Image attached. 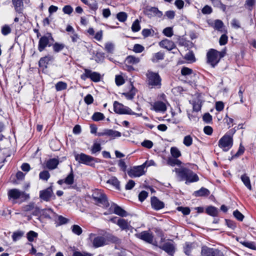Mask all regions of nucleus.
Masks as SVG:
<instances>
[{
	"label": "nucleus",
	"mask_w": 256,
	"mask_h": 256,
	"mask_svg": "<svg viewBox=\"0 0 256 256\" xmlns=\"http://www.w3.org/2000/svg\"><path fill=\"white\" fill-rule=\"evenodd\" d=\"M173 171L176 172L178 180L180 181L185 180L186 184L196 182L199 180L198 176L192 170L187 168H175Z\"/></svg>",
	"instance_id": "1"
},
{
	"label": "nucleus",
	"mask_w": 256,
	"mask_h": 256,
	"mask_svg": "<svg viewBox=\"0 0 256 256\" xmlns=\"http://www.w3.org/2000/svg\"><path fill=\"white\" fill-rule=\"evenodd\" d=\"M8 200L12 204L16 203L17 200H19L20 202H22L30 198L29 194L17 188L10 190L8 192Z\"/></svg>",
	"instance_id": "2"
},
{
	"label": "nucleus",
	"mask_w": 256,
	"mask_h": 256,
	"mask_svg": "<svg viewBox=\"0 0 256 256\" xmlns=\"http://www.w3.org/2000/svg\"><path fill=\"white\" fill-rule=\"evenodd\" d=\"M235 132L233 129L226 134L218 141V146L224 151H228L232 146V134Z\"/></svg>",
	"instance_id": "3"
},
{
	"label": "nucleus",
	"mask_w": 256,
	"mask_h": 256,
	"mask_svg": "<svg viewBox=\"0 0 256 256\" xmlns=\"http://www.w3.org/2000/svg\"><path fill=\"white\" fill-rule=\"evenodd\" d=\"M225 54V51L218 52L214 49H211L206 54L207 62L212 67H214L220 59L224 56Z\"/></svg>",
	"instance_id": "4"
},
{
	"label": "nucleus",
	"mask_w": 256,
	"mask_h": 256,
	"mask_svg": "<svg viewBox=\"0 0 256 256\" xmlns=\"http://www.w3.org/2000/svg\"><path fill=\"white\" fill-rule=\"evenodd\" d=\"M114 110L116 113L118 114L135 115L136 116H142V113L134 112H132L130 108L116 101L114 102Z\"/></svg>",
	"instance_id": "5"
},
{
	"label": "nucleus",
	"mask_w": 256,
	"mask_h": 256,
	"mask_svg": "<svg viewBox=\"0 0 256 256\" xmlns=\"http://www.w3.org/2000/svg\"><path fill=\"white\" fill-rule=\"evenodd\" d=\"M92 196L97 204L102 206H108V205L106 196L101 190H96L93 192Z\"/></svg>",
	"instance_id": "6"
},
{
	"label": "nucleus",
	"mask_w": 256,
	"mask_h": 256,
	"mask_svg": "<svg viewBox=\"0 0 256 256\" xmlns=\"http://www.w3.org/2000/svg\"><path fill=\"white\" fill-rule=\"evenodd\" d=\"M149 86L153 87H160L161 78L158 73L148 70L146 74Z\"/></svg>",
	"instance_id": "7"
},
{
	"label": "nucleus",
	"mask_w": 256,
	"mask_h": 256,
	"mask_svg": "<svg viewBox=\"0 0 256 256\" xmlns=\"http://www.w3.org/2000/svg\"><path fill=\"white\" fill-rule=\"evenodd\" d=\"M74 158L76 161L80 164H82L88 166H92L94 164V158L92 156L86 155L84 153L75 154Z\"/></svg>",
	"instance_id": "8"
},
{
	"label": "nucleus",
	"mask_w": 256,
	"mask_h": 256,
	"mask_svg": "<svg viewBox=\"0 0 256 256\" xmlns=\"http://www.w3.org/2000/svg\"><path fill=\"white\" fill-rule=\"evenodd\" d=\"M54 41L50 34L41 37L38 41V50L40 52H42L46 46H50L52 42Z\"/></svg>",
	"instance_id": "9"
},
{
	"label": "nucleus",
	"mask_w": 256,
	"mask_h": 256,
	"mask_svg": "<svg viewBox=\"0 0 256 256\" xmlns=\"http://www.w3.org/2000/svg\"><path fill=\"white\" fill-rule=\"evenodd\" d=\"M147 162H145L142 164L132 168L128 171V174L130 178L140 177L145 174L144 168Z\"/></svg>",
	"instance_id": "10"
},
{
	"label": "nucleus",
	"mask_w": 256,
	"mask_h": 256,
	"mask_svg": "<svg viewBox=\"0 0 256 256\" xmlns=\"http://www.w3.org/2000/svg\"><path fill=\"white\" fill-rule=\"evenodd\" d=\"M89 239L95 248L103 246L106 244V240L102 236H96L95 234H90L89 235Z\"/></svg>",
	"instance_id": "11"
},
{
	"label": "nucleus",
	"mask_w": 256,
	"mask_h": 256,
	"mask_svg": "<svg viewBox=\"0 0 256 256\" xmlns=\"http://www.w3.org/2000/svg\"><path fill=\"white\" fill-rule=\"evenodd\" d=\"M84 72L81 75L80 78L85 80L86 78H89L94 82H98L100 80V74L96 72H92L87 68L84 69Z\"/></svg>",
	"instance_id": "12"
},
{
	"label": "nucleus",
	"mask_w": 256,
	"mask_h": 256,
	"mask_svg": "<svg viewBox=\"0 0 256 256\" xmlns=\"http://www.w3.org/2000/svg\"><path fill=\"white\" fill-rule=\"evenodd\" d=\"M40 197L41 199L46 202L50 201L51 199H54L55 196L53 193L52 186L40 191Z\"/></svg>",
	"instance_id": "13"
},
{
	"label": "nucleus",
	"mask_w": 256,
	"mask_h": 256,
	"mask_svg": "<svg viewBox=\"0 0 256 256\" xmlns=\"http://www.w3.org/2000/svg\"><path fill=\"white\" fill-rule=\"evenodd\" d=\"M202 256H224L223 253L220 250H214L207 246L202 247Z\"/></svg>",
	"instance_id": "14"
},
{
	"label": "nucleus",
	"mask_w": 256,
	"mask_h": 256,
	"mask_svg": "<svg viewBox=\"0 0 256 256\" xmlns=\"http://www.w3.org/2000/svg\"><path fill=\"white\" fill-rule=\"evenodd\" d=\"M160 248L170 256H172L175 252V246L173 242H165L162 246H160Z\"/></svg>",
	"instance_id": "15"
},
{
	"label": "nucleus",
	"mask_w": 256,
	"mask_h": 256,
	"mask_svg": "<svg viewBox=\"0 0 256 256\" xmlns=\"http://www.w3.org/2000/svg\"><path fill=\"white\" fill-rule=\"evenodd\" d=\"M151 110L156 112H164L166 110V106L164 102L161 101H157L151 104Z\"/></svg>",
	"instance_id": "16"
},
{
	"label": "nucleus",
	"mask_w": 256,
	"mask_h": 256,
	"mask_svg": "<svg viewBox=\"0 0 256 256\" xmlns=\"http://www.w3.org/2000/svg\"><path fill=\"white\" fill-rule=\"evenodd\" d=\"M136 235L137 238L142 239L148 243L152 244L153 236L152 234L146 231H144L140 233L137 234Z\"/></svg>",
	"instance_id": "17"
},
{
	"label": "nucleus",
	"mask_w": 256,
	"mask_h": 256,
	"mask_svg": "<svg viewBox=\"0 0 256 256\" xmlns=\"http://www.w3.org/2000/svg\"><path fill=\"white\" fill-rule=\"evenodd\" d=\"M151 205L152 208L156 210L162 209L164 206V203L155 196L151 198Z\"/></svg>",
	"instance_id": "18"
},
{
	"label": "nucleus",
	"mask_w": 256,
	"mask_h": 256,
	"mask_svg": "<svg viewBox=\"0 0 256 256\" xmlns=\"http://www.w3.org/2000/svg\"><path fill=\"white\" fill-rule=\"evenodd\" d=\"M160 47L170 50L176 46L174 42L168 39H164L159 42Z\"/></svg>",
	"instance_id": "19"
},
{
	"label": "nucleus",
	"mask_w": 256,
	"mask_h": 256,
	"mask_svg": "<svg viewBox=\"0 0 256 256\" xmlns=\"http://www.w3.org/2000/svg\"><path fill=\"white\" fill-rule=\"evenodd\" d=\"M12 3L16 12L18 14H22L24 9L22 0H12Z\"/></svg>",
	"instance_id": "20"
},
{
	"label": "nucleus",
	"mask_w": 256,
	"mask_h": 256,
	"mask_svg": "<svg viewBox=\"0 0 256 256\" xmlns=\"http://www.w3.org/2000/svg\"><path fill=\"white\" fill-rule=\"evenodd\" d=\"M104 135H106L112 138L120 137L121 136V133L118 131L112 130H106L104 132L98 133V136Z\"/></svg>",
	"instance_id": "21"
},
{
	"label": "nucleus",
	"mask_w": 256,
	"mask_h": 256,
	"mask_svg": "<svg viewBox=\"0 0 256 256\" xmlns=\"http://www.w3.org/2000/svg\"><path fill=\"white\" fill-rule=\"evenodd\" d=\"M54 59V56L50 55H48L42 58L39 61V66H40L46 68L47 65L48 64L49 62L52 61Z\"/></svg>",
	"instance_id": "22"
},
{
	"label": "nucleus",
	"mask_w": 256,
	"mask_h": 256,
	"mask_svg": "<svg viewBox=\"0 0 256 256\" xmlns=\"http://www.w3.org/2000/svg\"><path fill=\"white\" fill-rule=\"evenodd\" d=\"M116 224L122 230H129L130 227V223L127 220L123 218L119 219Z\"/></svg>",
	"instance_id": "23"
},
{
	"label": "nucleus",
	"mask_w": 256,
	"mask_h": 256,
	"mask_svg": "<svg viewBox=\"0 0 256 256\" xmlns=\"http://www.w3.org/2000/svg\"><path fill=\"white\" fill-rule=\"evenodd\" d=\"M130 90L128 92L122 93V94L128 100L132 99L136 92V90L132 84H130Z\"/></svg>",
	"instance_id": "24"
},
{
	"label": "nucleus",
	"mask_w": 256,
	"mask_h": 256,
	"mask_svg": "<svg viewBox=\"0 0 256 256\" xmlns=\"http://www.w3.org/2000/svg\"><path fill=\"white\" fill-rule=\"evenodd\" d=\"M140 62L139 58L133 56H127L125 62L127 64L130 65H135L138 64Z\"/></svg>",
	"instance_id": "25"
},
{
	"label": "nucleus",
	"mask_w": 256,
	"mask_h": 256,
	"mask_svg": "<svg viewBox=\"0 0 256 256\" xmlns=\"http://www.w3.org/2000/svg\"><path fill=\"white\" fill-rule=\"evenodd\" d=\"M42 214L44 218L50 219L54 218L56 216V214L50 208L43 210Z\"/></svg>",
	"instance_id": "26"
},
{
	"label": "nucleus",
	"mask_w": 256,
	"mask_h": 256,
	"mask_svg": "<svg viewBox=\"0 0 256 256\" xmlns=\"http://www.w3.org/2000/svg\"><path fill=\"white\" fill-rule=\"evenodd\" d=\"M210 191L204 188H202L200 190L195 191L194 192V195L195 196H208L210 194Z\"/></svg>",
	"instance_id": "27"
},
{
	"label": "nucleus",
	"mask_w": 256,
	"mask_h": 256,
	"mask_svg": "<svg viewBox=\"0 0 256 256\" xmlns=\"http://www.w3.org/2000/svg\"><path fill=\"white\" fill-rule=\"evenodd\" d=\"M242 181L245 186L249 190H252V187L250 184V178L246 174L242 175L240 177Z\"/></svg>",
	"instance_id": "28"
},
{
	"label": "nucleus",
	"mask_w": 256,
	"mask_h": 256,
	"mask_svg": "<svg viewBox=\"0 0 256 256\" xmlns=\"http://www.w3.org/2000/svg\"><path fill=\"white\" fill-rule=\"evenodd\" d=\"M164 58V54L161 52L154 54L151 58L153 62H157L160 60H162Z\"/></svg>",
	"instance_id": "29"
},
{
	"label": "nucleus",
	"mask_w": 256,
	"mask_h": 256,
	"mask_svg": "<svg viewBox=\"0 0 256 256\" xmlns=\"http://www.w3.org/2000/svg\"><path fill=\"white\" fill-rule=\"evenodd\" d=\"M58 164V160L56 158H52L48 161L46 163V166L49 169L53 170L56 168Z\"/></svg>",
	"instance_id": "30"
},
{
	"label": "nucleus",
	"mask_w": 256,
	"mask_h": 256,
	"mask_svg": "<svg viewBox=\"0 0 256 256\" xmlns=\"http://www.w3.org/2000/svg\"><path fill=\"white\" fill-rule=\"evenodd\" d=\"M72 232L76 235L80 236L82 233V229L78 224H73L70 228Z\"/></svg>",
	"instance_id": "31"
},
{
	"label": "nucleus",
	"mask_w": 256,
	"mask_h": 256,
	"mask_svg": "<svg viewBox=\"0 0 256 256\" xmlns=\"http://www.w3.org/2000/svg\"><path fill=\"white\" fill-rule=\"evenodd\" d=\"M106 183L113 186L116 189H120V182L114 176L112 177L106 181Z\"/></svg>",
	"instance_id": "32"
},
{
	"label": "nucleus",
	"mask_w": 256,
	"mask_h": 256,
	"mask_svg": "<svg viewBox=\"0 0 256 256\" xmlns=\"http://www.w3.org/2000/svg\"><path fill=\"white\" fill-rule=\"evenodd\" d=\"M92 118L93 120L98 122L104 120L105 116L103 114L100 112H96L93 114Z\"/></svg>",
	"instance_id": "33"
},
{
	"label": "nucleus",
	"mask_w": 256,
	"mask_h": 256,
	"mask_svg": "<svg viewBox=\"0 0 256 256\" xmlns=\"http://www.w3.org/2000/svg\"><path fill=\"white\" fill-rule=\"evenodd\" d=\"M206 212L208 214L212 216H217L218 214V210L216 208L210 206L206 208Z\"/></svg>",
	"instance_id": "34"
},
{
	"label": "nucleus",
	"mask_w": 256,
	"mask_h": 256,
	"mask_svg": "<svg viewBox=\"0 0 256 256\" xmlns=\"http://www.w3.org/2000/svg\"><path fill=\"white\" fill-rule=\"evenodd\" d=\"M64 47V44L58 42H56L52 46L54 51L56 52H58L62 51Z\"/></svg>",
	"instance_id": "35"
},
{
	"label": "nucleus",
	"mask_w": 256,
	"mask_h": 256,
	"mask_svg": "<svg viewBox=\"0 0 256 256\" xmlns=\"http://www.w3.org/2000/svg\"><path fill=\"white\" fill-rule=\"evenodd\" d=\"M65 184L68 185H71L74 182V176L72 169L70 174L64 178Z\"/></svg>",
	"instance_id": "36"
},
{
	"label": "nucleus",
	"mask_w": 256,
	"mask_h": 256,
	"mask_svg": "<svg viewBox=\"0 0 256 256\" xmlns=\"http://www.w3.org/2000/svg\"><path fill=\"white\" fill-rule=\"evenodd\" d=\"M177 158H169L167 160V164L172 166L176 165L180 166L182 164L181 161L176 159Z\"/></svg>",
	"instance_id": "37"
},
{
	"label": "nucleus",
	"mask_w": 256,
	"mask_h": 256,
	"mask_svg": "<svg viewBox=\"0 0 256 256\" xmlns=\"http://www.w3.org/2000/svg\"><path fill=\"white\" fill-rule=\"evenodd\" d=\"M55 86L57 91H60L67 88V84L65 82H59L56 84Z\"/></svg>",
	"instance_id": "38"
},
{
	"label": "nucleus",
	"mask_w": 256,
	"mask_h": 256,
	"mask_svg": "<svg viewBox=\"0 0 256 256\" xmlns=\"http://www.w3.org/2000/svg\"><path fill=\"white\" fill-rule=\"evenodd\" d=\"M170 154L174 158H178L181 156V152L176 147L170 148Z\"/></svg>",
	"instance_id": "39"
},
{
	"label": "nucleus",
	"mask_w": 256,
	"mask_h": 256,
	"mask_svg": "<svg viewBox=\"0 0 256 256\" xmlns=\"http://www.w3.org/2000/svg\"><path fill=\"white\" fill-rule=\"evenodd\" d=\"M114 214L122 217L126 216H127L126 212L118 206L117 207H115V212Z\"/></svg>",
	"instance_id": "40"
},
{
	"label": "nucleus",
	"mask_w": 256,
	"mask_h": 256,
	"mask_svg": "<svg viewBox=\"0 0 256 256\" xmlns=\"http://www.w3.org/2000/svg\"><path fill=\"white\" fill-rule=\"evenodd\" d=\"M140 30V21L137 19L135 20L132 24V30L133 32H138Z\"/></svg>",
	"instance_id": "41"
},
{
	"label": "nucleus",
	"mask_w": 256,
	"mask_h": 256,
	"mask_svg": "<svg viewBox=\"0 0 256 256\" xmlns=\"http://www.w3.org/2000/svg\"><path fill=\"white\" fill-rule=\"evenodd\" d=\"M256 0H246L244 6L250 10H252L255 4Z\"/></svg>",
	"instance_id": "42"
},
{
	"label": "nucleus",
	"mask_w": 256,
	"mask_h": 256,
	"mask_svg": "<svg viewBox=\"0 0 256 256\" xmlns=\"http://www.w3.org/2000/svg\"><path fill=\"white\" fill-rule=\"evenodd\" d=\"M38 234L34 231L30 230L27 234V238L28 241L32 242L34 240V238H36Z\"/></svg>",
	"instance_id": "43"
},
{
	"label": "nucleus",
	"mask_w": 256,
	"mask_h": 256,
	"mask_svg": "<svg viewBox=\"0 0 256 256\" xmlns=\"http://www.w3.org/2000/svg\"><path fill=\"white\" fill-rule=\"evenodd\" d=\"M127 14L124 12H120L116 15V18L119 21L121 22H124L127 18Z\"/></svg>",
	"instance_id": "44"
},
{
	"label": "nucleus",
	"mask_w": 256,
	"mask_h": 256,
	"mask_svg": "<svg viewBox=\"0 0 256 256\" xmlns=\"http://www.w3.org/2000/svg\"><path fill=\"white\" fill-rule=\"evenodd\" d=\"M86 5H88L90 9L94 10H96L98 8V3L94 0H90Z\"/></svg>",
	"instance_id": "45"
},
{
	"label": "nucleus",
	"mask_w": 256,
	"mask_h": 256,
	"mask_svg": "<svg viewBox=\"0 0 256 256\" xmlns=\"http://www.w3.org/2000/svg\"><path fill=\"white\" fill-rule=\"evenodd\" d=\"M184 144L186 146H190L192 143V138L190 136H186L183 140Z\"/></svg>",
	"instance_id": "46"
},
{
	"label": "nucleus",
	"mask_w": 256,
	"mask_h": 256,
	"mask_svg": "<svg viewBox=\"0 0 256 256\" xmlns=\"http://www.w3.org/2000/svg\"><path fill=\"white\" fill-rule=\"evenodd\" d=\"M144 48L141 44H135L133 47V51L136 53H140L143 52Z\"/></svg>",
	"instance_id": "47"
},
{
	"label": "nucleus",
	"mask_w": 256,
	"mask_h": 256,
	"mask_svg": "<svg viewBox=\"0 0 256 256\" xmlns=\"http://www.w3.org/2000/svg\"><path fill=\"white\" fill-rule=\"evenodd\" d=\"M57 218V222H58L60 225L64 224L68 222V220L61 216H58L56 214L55 218Z\"/></svg>",
	"instance_id": "48"
},
{
	"label": "nucleus",
	"mask_w": 256,
	"mask_h": 256,
	"mask_svg": "<svg viewBox=\"0 0 256 256\" xmlns=\"http://www.w3.org/2000/svg\"><path fill=\"white\" fill-rule=\"evenodd\" d=\"M224 24L220 20H216L214 22V28L218 30H222Z\"/></svg>",
	"instance_id": "49"
},
{
	"label": "nucleus",
	"mask_w": 256,
	"mask_h": 256,
	"mask_svg": "<svg viewBox=\"0 0 256 256\" xmlns=\"http://www.w3.org/2000/svg\"><path fill=\"white\" fill-rule=\"evenodd\" d=\"M40 178L44 180H47L50 176V174L49 172L46 170H44L40 174Z\"/></svg>",
	"instance_id": "50"
},
{
	"label": "nucleus",
	"mask_w": 256,
	"mask_h": 256,
	"mask_svg": "<svg viewBox=\"0 0 256 256\" xmlns=\"http://www.w3.org/2000/svg\"><path fill=\"white\" fill-rule=\"evenodd\" d=\"M242 244L245 246L252 250H256V246L254 242H244Z\"/></svg>",
	"instance_id": "51"
},
{
	"label": "nucleus",
	"mask_w": 256,
	"mask_h": 256,
	"mask_svg": "<svg viewBox=\"0 0 256 256\" xmlns=\"http://www.w3.org/2000/svg\"><path fill=\"white\" fill-rule=\"evenodd\" d=\"M163 33L166 36L171 37L173 35L172 29L170 27L166 28L163 30Z\"/></svg>",
	"instance_id": "52"
},
{
	"label": "nucleus",
	"mask_w": 256,
	"mask_h": 256,
	"mask_svg": "<svg viewBox=\"0 0 256 256\" xmlns=\"http://www.w3.org/2000/svg\"><path fill=\"white\" fill-rule=\"evenodd\" d=\"M192 70L186 67H184L181 70V74L182 76H187L192 74Z\"/></svg>",
	"instance_id": "53"
},
{
	"label": "nucleus",
	"mask_w": 256,
	"mask_h": 256,
	"mask_svg": "<svg viewBox=\"0 0 256 256\" xmlns=\"http://www.w3.org/2000/svg\"><path fill=\"white\" fill-rule=\"evenodd\" d=\"M101 150L100 144L98 143H94L92 148V153L95 154Z\"/></svg>",
	"instance_id": "54"
},
{
	"label": "nucleus",
	"mask_w": 256,
	"mask_h": 256,
	"mask_svg": "<svg viewBox=\"0 0 256 256\" xmlns=\"http://www.w3.org/2000/svg\"><path fill=\"white\" fill-rule=\"evenodd\" d=\"M233 214L234 216L238 220L242 221L244 219V215L238 210L234 211Z\"/></svg>",
	"instance_id": "55"
},
{
	"label": "nucleus",
	"mask_w": 256,
	"mask_h": 256,
	"mask_svg": "<svg viewBox=\"0 0 256 256\" xmlns=\"http://www.w3.org/2000/svg\"><path fill=\"white\" fill-rule=\"evenodd\" d=\"M142 146L148 148H150L153 146V142L150 140H144L142 142Z\"/></svg>",
	"instance_id": "56"
},
{
	"label": "nucleus",
	"mask_w": 256,
	"mask_h": 256,
	"mask_svg": "<svg viewBox=\"0 0 256 256\" xmlns=\"http://www.w3.org/2000/svg\"><path fill=\"white\" fill-rule=\"evenodd\" d=\"M202 12L204 14H210L212 12V8L210 6L206 5L202 10Z\"/></svg>",
	"instance_id": "57"
},
{
	"label": "nucleus",
	"mask_w": 256,
	"mask_h": 256,
	"mask_svg": "<svg viewBox=\"0 0 256 256\" xmlns=\"http://www.w3.org/2000/svg\"><path fill=\"white\" fill-rule=\"evenodd\" d=\"M24 234V232H14L12 236L14 241H16L19 240Z\"/></svg>",
	"instance_id": "58"
},
{
	"label": "nucleus",
	"mask_w": 256,
	"mask_h": 256,
	"mask_svg": "<svg viewBox=\"0 0 256 256\" xmlns=\"http://www.w3.org/2000/svg\"><path fill=\"white\" fill-rule=\"evenodd\" d=\"M11 32V28L8 25L4 26L2 28V34L6 36Z\"/></svg>",
	"instance_id": "59"
},
{
	"label": "nucleus",
	"mask_w": 256,
	"mask_h": 256,
	"mask_svg": "<svg viewBox=\"0 0 256 256\" xmlns=\"http://www.w3.org/2000/svg\"><path fill=\"white\" fill-rule=\"evenodd\" d=\"M116 84L118 86L122 85L124 82V79L121 76H116L115 78Z\"/></svg>",
	"instance_id": "60"
},
{
	"label": "nucleus",
	"mask_w": 256,
	"mask_h": 256,
	"mask_svg": "<svg viewBox=\"0 0 256 256\" xmlns=\"http://www.w3.org/2000/svg\"><path fill=\"white\" fill-rule=\"evenodd\" d=\"M84 101L86 104H90L94 102L93 97L91 94H88L84 98Z\"/></svg>",
	"instance_id": "61"
},
{
	"label": "nucleus",
	"mask_w": 256,
	"mask_h": 256,
	"mask_svg": "<svg viewBox=\"0 0 256 256\" xmlns=\"http://www.w3.org/2000/svg\"><path fill=\"white\" fill-rule=\"evenodd\" d=\"M114 49V45L111 42L106 43L105 50L108 52H112Z\"/></svg>",
	"instance_id": "62"
},
{
	"label": "nucleus",
	"mask_w": 256,
	"mask_h": 256,
	"mask_svg": "<svg viewBox=\"0 0 256 256\" xmlns=\"http://www.w3.org/2000/svg\"><path fill=\"white\" fill-rule=\"evenodd\" d=\"M62 11L64 14H70L72 12L73 8L71 6L67 5L63 8Z\"/></svg>",
	"instance_id": "63"
},
{
	"label": "nucleus",
	"mask_w": 256,
	"mask_h": 256,
	"mask_svg": "<svg viewBox=\"0 0 256 256\" xmlns=\"http://www.w3.org/2000/svg\"><path fill=\"white\" fill-rule=\"evenodd\" d=\"M148 193L146 191L141 192L138 195V199L140 202H143L148 196Z\"/></svg>",
	"instance_id": "64"
}]
</instances>
